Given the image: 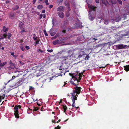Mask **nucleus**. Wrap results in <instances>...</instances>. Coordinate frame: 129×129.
I'll list each match as a JSON object with an SVG mask.
<instances>
[{
  "label": "nucleus",
  "instance_id": "nucleus-27",
  "mask_svg": "<svg viewBox=\"0 0 129 129\" xmlns=\"http://www.w3.org/2000/svg\"><path fill=\"white\" fill-rule=\"evenodd\" d=\"M21 82L22 81H21L20 80L18 82H17L16 84V85L18 86H19L21 84Z\"/></svg>",
  "mask_w": 129,
  "mask_h": 129
},
{
  "label": "nucleus",
  "instance_id": "nucleus-1",
  "mask_svg": "<svg viewBox=\"0 0 129 129\" xmlns=\"http://www.w3.org/2000/svg\"><path fill=\"white\" fill-rule=\"evenodd\" d=\"M71 55L63 56L60 57L62 63L67 64L71 60Z\"/></svg>",
  "mask_w": 129,
  "mask_h": 129
},
{
  "label": "nucleus",
  "instance_id": "nucleus-44",
  "mask_svg": "<svg viewBox=\"0 0 129 129\" xmlns=\"http://www.w3.org/2000/svg\"><path fill=\"white\" fill-rule=\"evenodd\" d=\"M25 48L27 50H28L30 49L29 47L28 46H25Z\"/></svg>",
  "mask_w": 129,
  "mask_h": 129
},
{
  "label": "nucleus",
  "instance_id": "nucleus-53",
  "mask_svg": "<svg viewBox=\"0 0 129 129\" xmlns=\"http://www.w3.org/2000/svg\"><path fill=\"white\" fill-rule=\"evenodd\" d=\"M100 19H101V20H98V21H99V22L100 23H101L102 20V21H103V20H104L103 19H102V18H101Z\"/></svg>",
  "mask_w": 129,
  "mask_h": 129
},
{
  "label": "nucleus",
  "instance_id": "nucleus-29",
  "mask_svg": "<svg viewBox=\"0 0 129 129\" xmlns=\"http://www.w3.org/2000/svg\"><path fill=\"white\" fill-rule=\"evenodd\" d=\"M66 16L67 17H68L69 16L70 13L69 12H66L65 13Z\"/></svg>",
  "mask_w": 129,
  "mask_h": 129
},
{
  "label": "nucleus",
  "instance_id": "nucleus-37",
  "mask_svg": "<svg viewBox=\"0 0 129 129\" xmlns=\"http://www.w3.org/2000/svg\"><path fill=\"white\" fill-rule=\"evenodd\" d=\"M5 94H3L2 96H1V98L2 99H4V98L5 96Z\"/></svg>",
  "mask_w": 129,
  "mask_h": 129
},
{
  "label": "nucleus",
  "instance_id": "nucleus-32",
  "mask_svg": "<svg viewBox=\"0 0 129 129\" xmlns=\"http://www.w3.org/2000/svg\"><path fill=\"white\" fill-rule=\"evenodd\" d=\"M18 76H15L14 75L13 76H12V79H11L8 82H9L10 81H11L12 80H13V79H14L16 77H17Z\"/></svg>",
  "mask_w": 129,
  "mask_h": 129
},
{
  "label": "nucleus",
  "instance_id": "nucleus-56",
  "mask_svg": "<svg viewBox=\"0 0 129 129\" xmlns=\"http://www.w3.org/2000/svg\"><path fill=\"white\" fill-rule=\"evenodd\" d=\"M82 55H81L80 54L78 56V58H81L82 56Z\"/></svg>",
  "mask_w": 129,
  "mask_h": 129
},
{
  "label": "nucleus",
  "instance_id": "nucleus-61",
  "mask_svg": "<svg viewBox=\"0 0 129 129\" xmlns=\"http://www.w3.org/2000/svg\"><path fill=\"white\" fill-rule=\"evenodd\" d=\"M46 17V15L45 14H44L43 15V18H45Z\"/></svg>",
  "mask_w": 129,
  "mask_h": 129
},
{
  "label": "nucleus",
  "instance_id": "nucleus-60",
  "mask_svg": "<svg viewBox=\"0 0 129 129\" xmlns=\"http://www.w3.org/2000/svg\"><path fill=\"white\" fill-rule=\"evenodd\" d=\"M62 32L64 33H65L66 32V30H63L62 31Z\"/></svg>",
  "mask_w": 129,
  "mask_h": 129
},
{
  "label": "nucleus",
  "instance_id": "nucleus-55",
  "mask_svg": "<svg viewBox=\"0 0 129 129\" xmlns=\"http://www.w3.org/2000/svg\"><path fill=\"white\" fill-rule=\"evenodd\" d=\"M71 84L75 86V85H76V84L74 83V82L73 81H72L71 82Z\"/></svg>",
  "mask_w": 129,
  "mask_h": 129
},
{
  "label": "nucleus",
  "instance_id": "nucleus-34",
  "mask_svg": "<svg viewBox=\"0 0 129 129\" xmlns=\"http://www.w3.org/2000/svg\"><path fill=\"white\" fill-rule=\"evenodd\" d=\"M43 32L46 36H48V34L45 30L44 29L43 30Z\"/></svg>",
  "mask_w": 129,
  "mask_h": 129
},
{
  "label": "nucleus",
  "instance_id": "nucleus-57",
  "mask_svg": "<svg viewBox=\"0 0 129 129\" xmlns=\"http://www.w3.org/2000/svg\"><path fill=\"white\" fill-rule=\"evenodd\" d=\"M53 7V5H50L49 7V8L50 9L52 8Z\"/></svg>",
  "mask_w": 129,
  "mask_h": 129
},
{
  "label": "nucleus",
  "instance_id": "nucleus-62",
  "mask_svg": "<svg viewBox=\"0 0 129 129\" xmlns=\"http://www.w3.org/2000/svg\"><path fill=\"white\" fill-rule=\"evenodd\" d=\"M95 1L96 3H99V0H95Z\"/></svg>",
  "mask_w": 129,
  "mask_h": 129
},
{
  "label": "nucleus",
  "instance_id": "nucleus-33",
  "mask_svg": "<svg viewBox=\"0 0 129 129\" xmlns=\"http://www.w3.org/2000/svg\"><path fill=\"white\" fill-rule=\"evenodd\" d=\"M21 31V33H23L24 32H26V31L24 29V28H22V29H20Z\"/></svg>",
  "mask_w": 129,
  "mask_h": 129
},
{
  "label": "nucleus",
  "instance_id": "nucleus-49",
  "mask_svg": "<svg viewBox=\"0 0 129 129\" xmlns=\"http://www.w3.org/2000/svg\"><path fill=\"white\" fill-rule=\"evenodd\" d=\"M90 57L89 56V54L87 55L85 57V58H87V60Z\"/></svg>",
  "mask_w": 129,
  "mask_h": 129
},
{
  "label": "nucleus",
  "instance_id": "nucleus-24",
  "mask_svg": "<svg viewBox=\"0 0 129 129\" xmlns=\"http://www.w3.org/2000/svg\"><path fill=\"white\" fill-rule=\"evenodd\" d=\"M33 35H34V37H33V38L34 39V40L36 41L37 40V37L36 36V35L35 34H33Z\"/></svg>",
  "mask_w": 129,
  "mask_h": 129
},
{
  "label": "nucleus",
  "instance_id": "nucleus-5",
  "mask_svg": "<svg viewBox=\"0 0 129 129\" xmlns=\"http://www.w3.org/2000/svg\"><path fill=\"white\" fill-rule=\"evenodd\" d=\"M89 7V12L91 11H96V9L97 8L96 7L91 5Z\"/></svg>",
  "mask_w": 129,
  "mask_h": 129
},
{
  "label": "nucleus",
  "instance_id": "nucleus-20",
  "mask_svg": "<svg viewBox=\"0 0 129 129\" xmlns=\"http://www.w3.org/2000/svg\"><path fill=\"white\" fill-rule=\"evenodd\" d=\"M10 17L11 19H13L14 17V14L13 13H11L10 14Z\"/></svg>",
  "mask_w": 129,
  "mask_h": 129
},
{
  "label": "nucleus",
  "instance_id": "nucleus-51",
  "mask_svg": "<svg viewBox=\"0 0 129 129\" xmlns=\"http://www.w3.org/2000/svg\"><path fill=\"white\" fill-rule=\"evenodd\" d=\"M19 8V6H18L17 5L15 6V9L17 10Z\"/></svg>",
  "mask_w": 129,
  "mask_h": 129
},
{
  "label": "nucleus",
  "instance_id": "nucleus-21",
  "mask_svg": "<svg viewBox=\"0 0 129 129\" xmlns=\"http://www.w3.org/2000/svg\"><path fill=\"white\" fill-rule=\"evenodd\" d=\"M64 4L66 6L68 7L70 6L69 3L67 1H65L64 2Z\"/></svg>",
  "mask_w": 129,
  "mask_h": 129
},
{
  "label": "nucleus",
  "instance_id": "nucleus-43",
  "mask_svg": "<svg viewBox=\"0 0 129 129\" xmlns=\"http://www.w3.org/2000/svg\"><path fill=\"white\" fill-rule=\"evenodd\" d=\"M71 10V9L70 8V6L68 7V8L67 9V12H69Z\"/></svg>",
  "mask_w": 129,
  "mask_h": 129
},
{
  "label": "nucleus",
  "instance_id": "nucleus-18",
  "mask_svg": "<svg viewBox=\"0 0 129 129\" xmlns=\"http://www.w3.org/2000/svg\"><path fill=\"white\" fill-rule=\"evenodd\" d=\"M8 63L10 66V67H10L14 66V64L12 62L11 60H10V61L8 62Z\"/></svg>",
  "mask_w": 129,
  "mask_h": 129
},
{
  "label": "nucleus",
  "instance_id": "nucleus-46",
  "mask_svg": "<svg viewBox=\"0 0 129 129\" xmlns=\"http://www.w3.org/2000/svg\"><path fill=\"white\" fill-rule=\"evenodd\" d=\"M60 127L58 125L57 127H55L54 129H60Z\"/></svg>",
  "mask_w": 129,
  "mask_h": 129
},
{
  "label": "nucleus",
  "instance_id": "nucleus-41",
  "mask_svg": "<svg viewBox=\"0 0 129 129\" xmlns=\"http://www.w3.org/2000/svg\"><path fill=\"white\" fill-rule=\"evenodd\" d=\"M38 107H35L34 109V111H36L38 110Z\"/></svg>",
  "mask_w": 129,
  "mask_h": 129
},
{
  "label": "nucleus",
  "instance_id": "nucleus-52",
  "mask_svg": "<svg viewBox=\"0 0 129 129\" xmlns=\"http://www.w3.org/2000/svg\"><path fill=\"white\" fill-rule=\"evenodd\" d=\"M68 82H67V81H66V82H64V85H63V86H62V87H65V86H64L66 84H67L68 83Z\"/></svg>",
  "mask_w": 129,
  "mask_h": 129
},
{
  "label": "nucleus",
  "instance_id": "nucleus-30",
  "mask_svg": "<svg viewBox=\"0 0 129 129\" xmlns=\"http://www.w3.org/2000/svg\"><path fill=\"white\" fill-rule=\"evenodd\" d=\"M11 36L12 34H11L10 33H8V35H7V36H8L7 38L9 39H10Z\"/></svg>",
  "mask_w": 129,
  "mask_h": 129
},
{
  "label": "nucleus",
  "instance_id": "nucleus-13",
  "mask_svg": "<svg viewBox=\"0 0 129 129\" xmlns=\"http://www.w3.org/2000/svg\"><path fill=\"white\" fill-rule=\"evenodd\" d=\"M59 43V40H56L52 42V43L54 45L58 44Z\"/></svg>",
  "mask_w": 129,
  "mask_h": 129
},
{
  "label": "nucleus",
  "instance_id": "nucleus-58",
  "mask_svg": "<svg viewBox=\"0 0 129 129\" xmlns=\"http://www.w3.org/2000/svg\"><path fill=\"white\" fill-rule=\"evenodd\" d=\"M45 12V10H43L42 11V13H44Z\"/></svg>",
  "mask_w": 129,
  "mask_h": 129
},
{
  "label": "nucleus",
  "instance_id": "nucleus-42",
  "mask_svg": "<svg viewBox=\"0 0 129 129\" xmlns=\"http://www.w3.org/2000/svg\"><path fill=\"white\" fill-rule=\"evenodd\" d=\"M37 51H38V52H41V53H43V51L42 50L40 49H38V50Z\"/></svg>",
  "mask_w": 129,
  "mask_h": 129
},
{
  "label": "nucleus",
  "instance_id": "nucleus-3",
  "mask_svg": "<svg viewBox=\"0 0 129 129\" xmlns=\"http://www.w3.org/2000/svg\"><path fill=\"white\" fill-rule=\"evenodd\" d=\"M78 96V95L75 96L74 95H72V96L71 97V99L72 101L73 104L72 106V107H76V106L75 105V101L77 100V97Z\"/></svg>",
  "mask_w": 129,
  "mask_h": 129
},
{
  "label": "nucleus",
  "instance_id": "nucleus-11",
  "mask_svg": "<svg viewBox=\"0 0 129 129\" xmlns=\"http://www.w3.org/2000/svg\"><path fill=\"white\" fill-rule=\"evenodd\" d=\"M50 32V35L52 36H54L56 34V31H54V30H51Z\"/></svg>",
  "mask_w": 129,
  "mask_h": 129
},
{
  "label": "nucleus",
  "instance_id": "nucleus-23",
  "mask_svg": "<svg viewBox=\"0 0 129 129\" xmlns=\"http://www.w3.org/2000/svg\"><path fill=\"white\" fill-rule=\"evenodd\" d=\"M63 108L64 109L63 112H66V110L67 109V107L66 105L63 106Z\"/></svg>",
  "mask_w": 129,
  "mask_h": 129
},
{
  "label": "nucleus",
  "instance_id": "nucleus-25",
  "mask_svg": "<svg viewBox=\"0 0 129 129\" xmlns=\"http://www.w3.org/2000/svg\"><path fill=\"white\" fill-rule=\"evenodd\" d=\"M7 63L6 62H3V63H1L0 64V67H3Z\"/></svg>",
  "mask_w": 129,
  "mask_h": 129
},
{
  "label": "nucleus",
  "instance_id": "nucleus-45",
  "mask_svg": "<svg viewBox=\"0 0 129 129\" xmlns=\"http://www.w3.org/2000/svg\"><path fill=\"white\" fill-rule=\"evenodd\" d=\"M47 51L50 52H51L53 51V50L51 49H48Z\"/></svg>",
  "mask_w": 129,
  "mask_h": 129
},
{
  "label": "nucleus",
  "instance_id": "nucleus-15",
  "mask_svg": "<svg viewBox=\"0 0 129 129\" xmlns=\"http://www.w3.org/2000/svg\"><path fill=\"white\" fill-rule=\"evenodd\" d=\"M34 43L35 45V46H36L37 44H39V42L40 41V40L39 38Z\"/></svg>",
  "mask_w": 129,
  "mask_h": 129
},
{
  "label": "nucleus",
  "instance_id": "nucleus-16",
  "mask_svg": "<svg viewBox=\"0 0 129 129\" xmlns=\"http://www.w3.org/2000/svg\"><path fill=\"white\" fill-rule=\"evenodd\" d=\"M103 4L106 6L108 3V2L107 0H102Z\"/></svg>",
  "mask_w": 129,
  "mask_h": 129
},
{
  "label": "nucleus",
  "instance_id": "nucleus-12",
  "mask_svg": "<svg viewBox=\"0 0 129 129\" xmlns=\"http://www.w3.org/2000/svg\"><path fill=\"white\" fill-rule=\"evenodd\" d=\"M124 70L126 71H129V65H127L124 66Z\"/></svg>",
  "mask_w": 129,
  "mask_h": 129
},
{
  "label": "nucleus",
  "instance_id": "nucleus-28",
  "mask_svg": "<svg viewBox=\"0 0 129 129\" xmlns=\"http://www.w3.org/2000/svg\"><path fill=\"white\" fill-rule=\"evenodd\" d=\"M108 1L110 3L112 4H115L116 3L114 1H113L112 0H108Z\"/></svg>",
  "mask_w": 129,
  "mask_h": 129
},
{
  "label": "nucleus",
  "instance_id": "nucleus-6",
  "mask_svg": "<svg viewBox=\"0 0 129 129\" xmlns=\"http://www.w3.org/2000/svg\"><path fill=\"white\" fill-rule=\"evenodd\" d=\"M127 45H123V44H120L117 45V48L119 49H124L126 48Z\"/></svg>",
  "mask_w": 129,
  "mask_h": 129
},
{
  "label": "nucleus",
  "instance_id": "nucleus-31",
  "mask_svg": "<svg viewBox=\"0 0 129 129\" xmlns=\"http://www.w3.org/2000/svg\"><path fill=\"white\" fill-rule=\"evenodd\" d=\"M104 23L105 24H107L108 23V20H104Z\"/></svg>",
  "mask_w": 129,
  "mask_h": 129
},
{
  "label": "nucleus",
  "instance_id": "nucleus-59",
  "mask_svg": "<svg viewBox=\"0 0 129 129\" xmlns=\"http://www.w3.org/2000/svg\"><path fill=\"white\" fill-rule=\"evenodd\" d=\"M36 0H34L33 1V4H34L35 3Z\"/></svg>",
  "mask_w": 129,
  "mask_h": 129
},
{
  "label": "nucleus",
  "instance_id": "nucleus-7",
  "mask_svg": "<svg viewBox=\"0 0 129 129\" xmlns=\"http://www.w3.org/2000/svg\"><path fill=\"white\" fill-rule=\"evenodd\" d=\"M57 14L60 18H63L64 17V14L62 12H58V13Z\"/></svg>",
  "mask_w": 129,
  "mask_h": 129
},
{
  "label": "nucleus",
  "instance_id": "nucleus-48",
  "mask_svg": "<svg viewBox=\"0 0 129 129\" xmlns=\"http://www.w3.org/2000/svg\"><path fill=\"white\" fill-rule=\"evenodd\" d=\"M19 63L21 65H22L24 64V63L23 62L21 61H19Z\"/></svg>",
  "mask_w": 129,
  "mask_h": 129
},
{
  "label": "nucleus",
  "instance_id": "nucleus-10",
  "mask_svg": "<svg viewBox=\"0 0 129 129\" xmlns=\"http://www.w3.org/2000/svg\"><path fill=\"white\" fill-rule=\"evenodd\" d=\"M89 19L91 21H92L95 18L94 16L90 13H89Z\"/></svg>",
  "mask_w": 129,
  "mask_h": 129
},
{
  "label": "nucleus",
  "instance_id": "nucleus-64",
  "mask_svg": "<svg viewBox=\"0 0 129 129\" xmlns=\"http://www.w3.org/2000/svg\"><path fill=\"white\" fill-rule=\"evenodd\" d=\"M52 121L53 122V123H55V121L54 120H52Z\"/></svg>",
  "mask_w": 129,
  "mask_h": 129
},
{
  "label": "nucleus",
  "instance_id": "nucleus-36",
  "mask_svg": "<svg viewBox=\"0 0 129 129\" xmlns=\"http://www.w3.org/2000/svg\"><path fill=\"white\" fill-rule=\"evenodd\" d=\"M3 36L4 37V38H6L7 37V35L6 33H4L3 35Z\"/></svg>",
  "mask_w": 129,
  "mask_h": 129
},
{
  "label": "nucleus",
  "instance_id": "nucleus-54",
  "mask_svg": "<svg viewBox=\"0 0 129 129\" xmlns=\"http://www.w3.org/2000/svg\"><path fill=\"white\" fill-rule=\"evenodd\" d=\"M4 38H4V37L2 36L1 37V38H0V40H1L3 39H4Z\"/></svg>",
  "mask_w": 129,
  "mask_h": 129
},
{
  "label": "nucleus",
  "instance_id": "nucleus-38",
  "mask_svg": "<svg viewBox=\"0 0 129 129\" xmlns=\"http://www.w3.org/2000/svg\"><path fill=\"white\" fill-rule=\"evenodd\" d=\"M43 16V15L42 14H40L39 15V18L40 20L41 19H42V17Z\"/></svg>",
  "mask_w": 129,
  "mask_h": 129
},
{
  "label": "nucleus",
  "instance_id": "nucleus-26",
  "mask_svg": "<svg viewBox=\"0 0 129 129\" xmlns=\"http://www.w3.org/2000/svg\"><path fill=\"white\" fill-rule=\"evenodd\" d=\"M43 7V6L42 5H39L37 6V8L38 9H42Z\"/></svg>",
  "mask_w": 129,
  "mask_h": 129
},
{
  "label": "nucleus",
  "instance_id": "nucleus-8",
  "mask_svg": "<svg viewBox=\"0 0 129 129\" xmlns=\"http://www.w3.org/2000/svg\"><path fill=\"white\" fill-rule=\"evenodd\" d=\"M19 27L20 28V29H21L24 28V27L23 26L24 24L23 23V22L20 21H19Z\"/></svg>",
  "mask_w": 129,
  "mask_h": 129
},
{
  "label": "nucleus",
  "instance_id": "nucleus-50",
  "mask_svg": "<svg viewBox=\"0 0 129 129\" xmlns=\"http://www.w3.org/2000/svg\"><path fill=\"white\" fill-rule=\"evenodd\" d=\"M14 52H12L11 53V54L12 55L13 57H15L16 56L15 55H14Z\"/></svg>",
  "mask_w": 129,
  "mask_h": 129
},
{
  "label": "nucleus",
  "instance_id": "nucleus-63",
  "mask_svg": "<svg viewBox=\"0 0 129 129\" xmlns=\"http://www.w3.org/2000/svg\"><path fill=\"white\" fill-rule=\"evenodd\" d=\"M62 51H60V52H58V54H61L62 53Z\"/></svg>",
  "mask_w": 129,
  "mask_h": 129
},
{
  "label": "nucleus",
  "instance_id": "nucleus-35",
  "mask_svg": "<svg viewBox=\"0 0 129 129\" xmlns=\"http://www.w3.org/2000/svg\"><path fill=\"white\" fill-rule=\"evenodd\" d=\"M20 48L23 51H24L25 50V48L23 46H20Z\"/></svg>",
  "mask_w": 129,
  "mask_h": 129
},
{
  "label": "nucleus",
  "instance_id": "nucleus-40",
  "mask_svg": "<svg viewBox=\"0 0 129 129\" xmlns=\"http://www.w3.org/2000/svg\"><path fill=\"white\" fill-rule=\"evenodd\" d=\"M63 1V0H57V3H62Z\"/></svg>",
  "mask_w": 129,
  "mask_h": 129
},
{
  "label": "nucleus",
  "instance_id": "nucleus-19",
  "mask_svg": "<svg viewBox=\"0 0 129 129\" xmlns=\"http://www.w3.org/2000/svg\"><path fill=\"white\" fill-rule=\"evenodd\" d=\"M18 106L16 105L14 108V112L18 111Z\"/></svg>",
  "mask_w": 129,
  "mask_h": 129
},
{
  "label": "nucleus",
  "instance_id": "nucleus-39",
  "mask_svg": "<svg viewBox=\"0 0 129 129\" xmlns=\"http://www.w3.org/2000/svg\"><path fill=\"white\" fill-rule=\"evenodd\" d=\"M48 0H46L45 1V3L47 5H49V3H48Z\"/></svg>",
  "mask_w": 129,
  "mask_h": 129
},
{
  "label": "nucleus",
  "instance_id": "nucleus-2",
  "mask_svg": "<svg viewBox=\"0 0 129 129\" xmlns=\"http://www.w3.org/2000/svg\"><path fill=\"white\" fill-rule=\"evenodd\" d=\"M74 88L75 89V90L73 91V93L71 94L72 95L76 96L77 95V94H78L80 93L82 88L81 87H78L77 86L76 87H75Z\"/></svg>",
  "mask_w": 129,
  "mask_h": 129
},
{
  "label": "nucleus",
  "instance_id": "nucleus-14",
  "mask_svg": "<svg viewBox=\"0 0 129 129\" xmlns=\"http://www.w3.org/2000/svg\"><path fill=\"white\" fill-rule=\"evenodd\" d=\"M14 115L16 118H18L19 117V114H18V112H14Z\"/></svg>",
  "mask_w": 129,
  "mask_h": 129
},
{
  "label": "nucleus",
  "instance_id": "nucleus-47",
  "mask_svg": "<svg viewBox=\"0 0 129 129\" xmlns=\"http://www.w3.org/2000/svg\"><path fill=\"white\" fill-rule=\"evenodd\" d=\"M118 1V2L119 3V4H120L121 5L122 4V2L120 0H119Z\"/></svg>",
  "mask_w": 129,
  "mask_h": 129
},
{
  "label": "nucleus",
  "instance_id": "nucleus-22",
  "mask_svg": "<svg viewBox=\"0 0 129 129\" xmlns=\"http://www.w3.org/2000/svg\"><path fill=\"white\" fill-rule=\"evenodd\" d=\"M59 33H57L56 35L54 37H52V38L51 39L52 40H53L55 39L57 37H58L59 36Z\"/></svg>",
  "mask_w": 129,
  "mask_h": 129
},
{
  "label": "nucleus",
  "instance_id": "nucleus-17",
  "mask_svg": "<svg viewBox=\"0 0 129 129\" xmlns=\"http://www.w3.org/2000/svg\"><path fill=\"white\" fill-rule=\"evenodd\" d=\"M3 31L4 32H6L8 30L9 28L8 27L6 28L5 26L3 27Z\"/></svg>",
  "mask_w": 129,
  "mask_h": 129
},
{
  "label": "nucleus",
  "instance_id": "nucleus-4",
  "mask_svg": "<svg viewBox=\"0 0 129 129\" xmlns=\"http://www.w3.org/2000/svg\"><path fill=\"white\" fill-rule=\"evenodd\" d=\"M82 77L81 75L79 74L78 76H74L73 77V79L75 81H77V83L80 82V80L81 79V78Z\"/></svg>",
  "mask_w": 129,
  "mask_h": 129
},
{
  "label": "nucleus",
  "instance_id": "nucleus-9",
  "mask_svg": "<svg viewBox=\"0 0 129 129\" xmlns=\"http://www.w3.org/2000/svg\"><path fill=\"white\" fill-rule=\"evenodd\" d=\"M64 7L63 6H60L57 9V11H63Z\"/></svg>",
  "mask_w": 129,
  "mask_h": 129
}]
</instances>
